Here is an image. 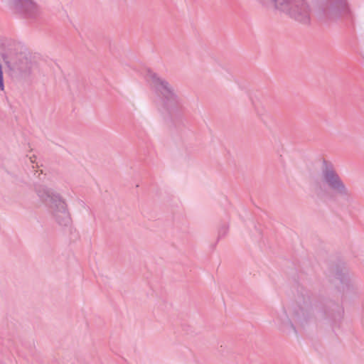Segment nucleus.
Wrapping results in <instances>:
<instances>
[{
  "mask_svg": "<svg viewBox=\"0 0 364 364\" xmlns=\"http://www.w3.org/2000/svg\"><path fill=\"white\" fill-rule=\"evenodd\" d=\"M38 198L46 203L53 219L61 226H68L71 223V217L65 199L55 190L43 185L35 188Z\"/></svg>",
  "mask_w": 364,
  "mask_h": 364,
  "instance_id": "f257e3e1",
  "label": "nucleus"
},
{
  "mask_svg": "<svg viewBox=\"0 0 364 364\" xmlns=\"http://www.w3.org/2000/svg\"><path fill=\"white\" fill-rule=\"evenodd\" d=\"M268 9H275L289 14L298 21L306 23L310 19V11L305 0H256Z\"/></svg>",
  "mask_w": 364,
  "mask_h": 364,
  "instance_id": "f03ea898",
  "label": "nucleus"
},
{
  "mask_svg": "<svg viewBox=\"0 0 364 364\" xmlns=\"http://www.w3.org/2000/svg\"><path fill=\"white\" fill-rule=\"evenodd\" d=\"M145 77L159 94L164 106L173 107L180 103L181 99L176 91L166 80L151 70L146 71Z\"/></svg>",
  "mask_w": 364,
  "mask_h": 364,
  "instance_id": "7ed1b4c3",
  "label": "nucleus"
},
{
  "mask_svg": "<svg viewBox=\"0 0 364 364\" xmlns=\"http://www.w3.org/2000/svg\"><path fill=\"white\" fill-rule=\"evenodd\" d=\"M306 312L300 306H294L287 309L282 307L277 310L273 316L274 326L282 331H294V323L301 322L306 318Z\"/></svg>",
  "mask_w": 364,
  "mask_h": 364,
  "instance_id": "20e7f679",
  "label": "nucleus"
},
{
  "mask_svg": "<svg viewBox=\"0 0 364 364\" xmlns=\"http://www.w3.org/2000/svg\"><path fill=\"white\" fill-rule=\"evenodd\" d=\"M321 178L329 189L338 196L341 197H348L350 196L348 188L331 162L328 161H323Z\"/></svg>",
  "mask_w": 364,
  "mask_h": 364,
  "instance_id": "39448f33",
  "label": "nucleus"
},
{
  "mask_svg": "<svg viewBox=\"0 0 364 364\" xmlns=\"http://www.w3.org/2000/svg\"><path fill=\"white\" fill-rule=\"evenodd\" d=\"M3 57L8 66L14 72L27 73L31 68L30 54L26 50L6 53Z\"/></svg>",
  "mask_w": 364,
  "mask_h": 364,
  "instance_id": "423d86ee",
  "label": "nucleus"
},
{
  "mask_svg": "<svg viewBox=\"0 0 364 364\" xmlns=\"http://www.w3.org/2000/svg\"><path fill=\"white\" fill-rule=\"evenodd\" d=\"M10 7L26 18H35L41 13L38 4L34 0H9Z\"/></svg>",
  "mask_w": 364,
  "mask_h": 364,
  "instance_id": "0eeeda50",
  "label": "nucleus"
},
{
  "mask_svg": "<svg viewBox=\"0 0 364 364\" xmlns=\"http://www.w3.org/2000/svg\"><path fill=\"white\" fill-rule=\"evenodd\" d=\"M348 13V6L346 0H337L331 2L325 9L324 14L330 19H336Z\"/></svg>",
  "mask_w": 364,
  "mask_h": 364,
  "instance_id": "6e6552de",
  "label": "nucleus"
},
{
  "mask_svg": "<svg viewBox=\"0 0 364 364\" xmlns=\"http://www.w3.org/2000/svg\"><path fill=\"white\" fill-rule=\"evenodd\" d=\"M338 278L341 280V283L348 285L350 282V276L348 272L338 274Z\"/></svg>",
  "mask_w": 364,
  "mask_h": 364,
  "instance_id": "1a4fd4ad",
  "label": "nucleus"
},
{
  "mask_svg": "<svg viewBox=\"0 0 364 364\" xmlns=\"http://www.w3.org/2000/svg\"><path fill=\"white\" fill-rule=\"evenodd\" d=\"M4 79H3V78H1V79H0V90H4Z\"/></svg>",
  "mask_w": 364,
  "mask_h": 364,
  "instance_id": "9d476101",
  "label": "nucleus"
},
{
  "mask_svg": "<svg viewBox=\"0 0 364 364\" xmlns=\"http://www.w3.org/2000/svg\"><path fill=\"white\" fill-rule=\"evenodd\" d=\"M1 78H3V72H2V70H1V67H0V79Z\"/></svg>",
  "mask_w": 364,
  "mask_h": 364,
  "instance_id": "9b49d317",
  "label": "nucleus"
},
{
  "mask_svg": "<svg viewBox=\"0 0 364 364\" xmlns=\"http://www.w3.org/2000/svg\"><path fill=\"white\" fill-rule=\"evenodd\" d=\"M29 159L31 164H33L35 162V159H33V157L30 156Z\"/></svg>",
  "mask_w": 364,
  "mask_h": 364,
  "instance_id": "f8f14e48",
  "label": "nucleus"
}]
</instances>
